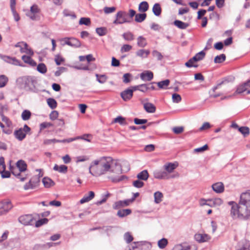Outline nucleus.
Segmentation results:
<instances>
[{"mask_svg":"<svg viewBox=\"0 0 250 250\" xmlns=\"http://www.w3.org/2000/svg\"><path fill=\"white\" fill-rule=\"evenodd\" d=\"M168 244V241L166 238H162L158 241V246L161 249H164Z\"/></svg>","mask_w":250,"mask_h":250,"instance_id":"a19ab883","label":"nucleus"},{"mask_svg":"<svg viewBox=\"0 0 250 250\" xmlns=\"http://www.w3.org/2000/svg\"><path fill=\"white\" fill-rule=\"evenodd\" d=\"M139 11L141 12H145L148 9V4L146 1L141 2L139 5Z\"/></svg>","mask_w":250,"mask_h":250,"instance_id":"2f4dec72","label":"nucleus"},{"mask_svg":"<svg viewBox=\"0 0 250 250\" xmlns=\"http://www.w3.org/2000/svg\"><path fill=\"white\" fill-rule=\"evenodd\" d=\"M96 76L97 77V81L101 83H103L105 82L107 80V77L104 75H99L98 74H96Z\"/></svg>","mask_w":250,"mask_h":250,"instance_id":"603ef678","label":"nucleus"},{"mask_svg":"<svg viewBox=\"0 0 250 250\" xmlns=\"http://www.w3.org/2000/svg\"><path fill=\"white\" fill-rule=\"evenodd\" d=\"M170 83V81L168 79L165 80L164 81H162L159 82L157 83L158 86L160 88L162 89H166L167 87L169 85Z\"/></svg>","mask_w":250,"mask_h":250,"instance_id":"7c9ffc66","label":"nucleus"},{"mask_svg":"<svg viewBox=\"0 0 250 250\" xmlns=\"http://www.w3.org/2000/svg\"><path fill=\"white\" fill-rule=\"evenodd\" d=\"M8 82V78L5 75L0 76V88L4 87Z\"/></svg>","mask_w":250,"mask_h":250,"instance_id":"49530a36","label":"nucleus"},{"mask_svg":"<svg viewBox=\"0 0 250 250\" xmlns=\"http://www.w3.org/2000/svg\"><path fill=\"white\" fill-rule=\"evenodd\" d=\"M149 54L150 51L145 49H139L136 52V56L142 59L147 58Z\"/></svg>","mask_w":250,"mask_h":250,"instance_id":"dca6fc26","label":"nucleus"},{"mask_svg":"<svg viewBox=\"0 0 250 250\" xmlns=\"http://www.w3.org/2000/svg\"><path fill=\"white\" fill-rule=\"evenodd\" d=\"M238 130L244 137L248 136L250 134V129L247 126H241L238 128Z\"/></svg>","mask_w":250,"mask_h":250,"instance_id":"58836bf2","label":"nucleus"},{"mask_svg":"<svg viewBox=\"0 0 250 250\" xmlns=\"http://www.w3.org/2000/svg\"><path fill=\"white\" fill-rule=\"evenodd\" d=\"M174 24L178 28L181 29H185L189 26L188 23L184 22L179 20H175L174 21Z\"/></svg>","mask_w":250,"mask_h":250,"instance_id":"393cba45","label":"nucleus"},{"mask_svg":"<svg viewBox=\"0 0 250 250\" xmlns=\"http://www.w3.org/2000/svg\"><path fill=\"white\" fill-rule=\"evenodd\" d=\"M40 176H42V175H40V174H39V176H35L30 179V183H31L32 186H34V188L39 185L40 181Z\"/></svg>","mask_w":250,"mask_h":250,"instance_id":"bb28decb","label":"nucleus"},{"mask_svg":"<svg viewBox=\"0 0 250 250\" xmlns=\"http://www.w3.org/2000/svg\"><path fill=\"white\" fill-rule=\"evenodd\" d=\"M212 189L216 193H220L224 190V186L222 182H217L212 185Z\"/></svg>","mask_w":250,"mask_h":250,"instance_id":"ddd939ff","label":"nucleus"},{"mask_svg":"<svg viewBox=\"0 0 250 250\" xmlns=\"http://www.w3.org/2000/svg\"><path fill=\"white\" fill-rule=\"evenodd\" d=\"M250 80L247 82L239 85L236 91V94H241L246 92L247 94H250Z\"/></svg>","mask_w":250,"mask_h":250,"instance_id":"9d476101","label":"nucleus"},{"mask_svg":"<svg viewBox=\"0 0 250 250\" xmlns=\"http://www.w3.org/2000/svg\"><path fill=\"white\" fill-rule=\"evenodd\" d=\"M16 166L20 172L25 171L27 169L26 163L22 160H19L16 163Z\"/></svg>","mask_w":250,"mask_h":250,"instance_id":"a211bd4d","label":"nucleus"},{"mask_svg":"<svg viewBox=\"0 0 250 250\" xmlns=\"http://www.w3.org/2000/svg\"><path fill=\"white\" fill-rule=\"evenodd\" d=\"M90 22V20L88 18H82L79 21V24L80 25L84 24L85 25H89Z\"/></svg>","mask_w":250,"mask_h":250,"instance_id":"09e8293b","label":"nucleus"},{"mask_svg":"<svg viewBox=\"0 0 250 250\" xmlns=\"http://www.w3.org/2000/svg\"><path fill=\"white\" fill-rule=\"evenodd\" d=\"M89 173L94 176H99L107 172L116 174L123 172L121 164L110 157H102L92 162L89 167Z\"/></svg>","mask_w":250,"mask_h":250,"instance_id":"f257e3e1","label":"nucleus"},{"mask_svg":"<svg viewBox=\"0 0 250 250\" xmlns=\"http://www.w3.org/2000/svg\"><path fill=\"white\" fill-rule=\"evenodd\" d=\"M42 182L44 186L46 188H49L55 185L54 182L48 177L43 178L42 179Z\"/></svg>","mask_w":250,"mask_h":250,"instance_id":"412c9836","label":"nucleus"},{"mask_svg":"<svg viewBox=\"0 0 250 250\" xmlns=\"http://www.w3.org/2000/svg\"><path fill=\"white\" fill-rule=\"evenodd\" d=\"M31 116V112L28 110H24L21 113V118L23 121L29 120Z\"/></svg>","mask_w":250,"mask_h":250,"instance_id":"4c0bfd02","label":"nucleus"},{"mask_svg":"<svg viewBox=\"0 0 250 250\" xmlns=\"http://www.w3.org/2000/svg\"><path fill=\"white\" fill-rule=\"evenodd\" d=\"M132 75L130 73H125L123 75V81L125 83H129L131 80Z\"/></svg>","mask_w":250,"mask_h":250,"instance_id":"8fccbe9b","label":"nucleus"},{"mask_svg":"<svg viewBox=\"0 0 250 250\" xmlns=\"http://www.w3.org/2000/svg\"><path fill=\"white\" fill-rule=\"evenodd\" d=\"M133 185L134 187L137 188H140L144 186V182L140 181L139 179L134 181L133 182Z\"/></svg>","mask_w":250,"mask_h":250,"instance_id":"e2e57ef3","label":"nucleus"},{"mask_svg":"<svg viewBox=\"0 0 250 250\" xmlns=\"http://www.w3.org/2000/svg\"><path fill=\"white\" fill-rule=\"evenodd\" d=\"M96 33L100 36H104L106 34V29L104 27H99L96 28Z\"/></svg>","mask_w":250,"mask_h":250,"instance_id":"13d9d810","label":"nucleus"},{"mask_svg":"<svg viewBox=\"0 0 250 250\" xmlns=\"http://www.w3.org/2000/svg\"><path fill=\"white\" fill-rule=\"evenodd\" d=\"M67 167L65 165H62L59 166L57 164H55L53 167L54 170L58 171L62 173H66L67 171Z\"/></svg>","mask_w":250,"mask_h":250,"instance_id":"4be33fe9","label":"nucleus"},{"mask_svg":"<svg viewBox=\"0 0 250 250\" xmlns=\"http://www.w3.org/2000/svg\"><path fill=\"white\" fill-rule=\"evenodd\" d=\"M14 134L15 138L20 141H22L26 137V134L24 132L22 128L15 130Z\"/></svg>","mask_w":250,"mask_h":250,"instance_id":"4468645a","label":"nucleus"},{"mask_svg":"<svg viewBox=\"0 0 250 250\" xmlns=\"http://www.w3.org/2000/svg\"><path fill=\"white\" fill-rule=\"evenodd\" d=\"M178 165L175 163H168L164 166V169L167 174L172 173L173 170L177 167Z\"/></svg>","mask_w":250,"mask_h":250,"instance_id":"f8f14e48","label":"nucleus"},{"mask_svg":"<svg viewBox=\"0 0 250 250\" xmlns=\"http://www.w3.org/2000/svg\"><path fill=\"white\" fill-rule=\"evenodd\" d=\"M132 47L131 45L129 44H124L122 46L121 48V52L122 53L126 52L129 51L131 50Z\"/></svg>","mask_w":250,"mask_h":250,"instance_id":"5fc2aeb1","label":"nucleus"},{"mask_svg":"<svg viewBox=\"0 0 250 250\" xmlns=\"http://www.w3.org/2000/svg\"><path fill=\"white\" fill-rule=\"evenodd\" d=\"M149 177V174L146 170H144L137 174V177L140 180H146Z\"/></svg>","mask_w":250,"mask_h":250,"instance_id":"b1692460","label":"nucleus"},{"mask_svg":"<svg viewBox=\"0 0 250 250\" xmlns=\"http://www.w3.org/2000/svg\"><path fill=\"white\" fill-rule=\"evenodd\" d=\"M196 241L199 243H203L208 241L210 239V237L207 234L197 233L194 235Z\"/></svg>","mask_w":250,"mask_h":250,"instance_id":"9b49d317","label":"nucleus"},{"mask_svg":"<svg viewBox=\"0 0 250 250\" xmlns=\"http://www.w3.org/2000/svg\"><path fill=\"white\" fill-rule=\"evenodd\" d=\"M146 17L145 13L137 14L135 15V21L137 22H141L144 21Z\"/></svg>","mask_w":250,"mask_h":250,"instance_id":"e433bc0d","label":"nucleus"},{"mask_svg":"<svg viewBox=\"0 0 250 250\" xmlns=\"http://www.w3.org/2000/svg\"><path fill=\"white\" fill-rule=\"evenodd\" d=\"M68 43V45L73 47H79L81 46L80 42L74 38H70V42Z\"/></svg>","mask_w":250,"mask_h":250,"instance_id":"cd10ccee","label":"nucleus"},{"mask_svg":"<svg viewBox=\"0 0 250 250\" xmlns=\"http://www.w3.org/2000/svg\"><path fill=\"white\" fill-rule=\"evenodd\" d=\"M194 62H195L192 60V58H191L185 63V65L188 67H197L198 65L195 64Z\"/></svg>","mask_w":250,"mask_h":250,"instance_id":"4d7b16f0","label":"nucleus"},{"mask_svg":"<svg viewBox=\"0 0 250 250\" xmlns=\"http://www.w3.org/2000/svg\"><path fill=\"white\" fill-rule=\"evenodd\" d=\"M18 220L20 223L25 225H33L35 220L31 214H26L19 217Z\"/></svg>","mask_w":250,"mask_h":250,"instance_id":"0eeeda50","label":"nucleus"},{"mask_svg":"<svg viewBox=\"0 0 250 250\" xmlns=\"http://www.w3.org/2000/svg\"><path fill=\"white\" fill-rule=\"evenodd\" d=\"M116 18L113 21L115 24H121L126 22H129V21L126 19L127 13L124 11H119L116 14Z\"/></svg>","mask_w":250,"mask_h":250,"instance_id":"423d86ee","label":"nucleus"},{"mask_svg":"<svg viewBox=\"0 0 250 250\" xmlns=\"http://www.w3.org/2000/svg\"><path fill=\"white\" fill-rule=\"evenodd\" d=\"M211 125L208 122H205L203 125L199 128V131H202L210 128Z\"/></svg>","mask_w":250,"mask_h":250,"instance_id":"bf43d9fd","label":"nucleus"},{"mask_svg":"<svg viewBox=\"0 0 250 250\" xmlns=\"http://www.w3.org/2000/svg\"><path fill=\"white\" fill-rule=\"evenodd\" d=\"M127 179V177L125 175H122L119 177H113L111 178V180L113 182L117 183L124 180V179Z\"/></svg>","mask_w":250,"mask_h":250,"instance_id":"052dcab7","label":"nucleus"},{"mask_svg":"<svg viewBox=\"0 0 250 250\" xmlns=\"http://www.w3.org/2000/svg\"><path fill=\"white\" fill-rule=\"evenodd\" d=\"M37 70L40 73L44 74L46 72L47 69L44 64L40 63L37 66Z\"/></svg>","mask_w":250,"mask_h":250,"instance_id":"3c124183","label":"nucleus"},{"mask_svg":"<svg viewBox=\"0 0 250 250\" xmlns=\"http://www.w3.org/2000/svg\"><path fill=\"white\" fill-rule=\"evenodd\" d=\"M141 103L144 105V108L146 111L148 113H154L156 111V107L154 105L151 103L147 102L148 99H145L144 100L141 99Z\"/></svg>","mask_w":250,"mask_h":250,"instance_id":"1a4fd4ad","label":"nucleus"},{"mask_svg":"<svg viewBox=\"0 0 250 250\" xmlns=\"http://www.w3.org/2000/svg\"><path fill=\"white\" fill-rule=\"evenodd\" d=\"M10 169L12 173L19 178L21 181H24L25 180V178H21V172L17 171V169L14 168L13 167L10 166Z\"/></svg>","mask_w":250,"mask_h":250,"instance_id":"a878e982","label":"nucleus"},{"mask_svg":"<svg viewBox=\"0 0 250 250\" xmlns=\"http://www.w3.org/2000/svg\"><path fill=\"white\" fill-rule=\"evenodd\" d=\"M124 208L122 200H119L115 202L112 205V208L114 209L117 210L121 209V208Z\"/></svg>","mask_w":250,"mask_h":250,"instance_id":"79ce46f5","label":"nucleus"},{"mask_svg":"<svg viewBox=\"0 0 250 250\" xmlns=\"http://www.w3.org/2000/svg\"><path fill=\"white\" fill-rule=\"evenodd\" d=\"M153 77V73L149 71H146L140 74V78L143 81H151Z\"/></svg>","mask_w":250,"mask_h":250,"instance_id":"2eb2a0df","label":"nucleus"},{"mask_svg":"<svg viewBox=\"0 0 250 250\" xmlns=\"http://www.w3.org/2000/svg\"><path fill=\"white\" fill-rule=\"evenodd\" d=\"M22 60L26 63L29 64L31 66H35L36 65V62L33 61L30 57L23 55L22 56Z\"/></svg>","mask_w":250,"mask_h":250,"instance_id":"c85d7f7f","label":"nucleus"},{"mask_svg":"<svg viewBox=\"0 0 250 250\" xmlns=\"http://www.w3.org/2000/svg\"><path fill=\"white\" fill-rule=\"evenodd\" d=\"M137 44L140 47H145L147 45V41L146 38L140 36L137 38Z\"/></svg>","mask_w":250,"mask_h":250,"instance_id":"aec40b11","label":"nucleus"},{"mask_svg":"<svg viewBox=\"0 0 250 250\" xmlns=\"http://www.w3.org/2000/svg\"><path fill=\"white\" fill-rule=\"evenodd\" d=\"M231 206L230 216L233 219L250 218V190L242 193L238 204L234 201L228 203Z\"/></svg>","mask_w":250,"mask_h":250,"instance_id":"f03ea898","label":"nucleus"},{"mask_svg":"<svg viewBox=\"0 0 250 250\" xmlns=\"http://www.w3.org/2000/svg\"><path fill=\"white\" fill-rule=\"evenodd\" d=\"M155 87L153 83L141 84L130 86L122 92L121 94H132L133 92L139 91L143 93L150 92Z\"/></svg>","mask_w":250,"mask_h":250,"instance_id":"7ed1b4c3","label":"nucleus"},{"mask_svg":"<svg viewBox=\"0 0 250 250\" xmlns=\"http://www.w3.org/2000/svg\"><path fill=\"white\" fill-rule=\"evenodd\" d=\"M152 11L155 15L158 16L161 13V8L159 3H155L153 7Z\"/></svg>","mask_w":250,"mask_h":250,"instance_id":"f704fd0d","label":"nucleus"},{"mask_svg":"<svg viewBox=\"0 0 250 250\" xmlns=\"http://www.w3.org/2000/svg\"><path fill=\"white\" fill-rule=\"evenodd\" d=\"M208 145L206 144L202 147L194 149V152H197V153L203 152L208 150Z\"/></svg>","mask_w":250,"mask_h":250,"instance_id":"6e6d98bb","label":"nucleus"},{"mask_svg":"<svg viewBox=\"0 0 250 250\" xmlns=\"http://www.w3.org/2000/svg\"><path fill=\"white\" fill-rule=\"evenodd\" d=\"M48 222V219L47 218H43L39 219V220L36 221L35 223V227L36 228H39L43 225L46 224Z\"/></svg>","mask_w":250,"mask_h":250,"instance_id":"37998d69","label":"nucleus"},{"mask_svg":"<svg viewBox=\"0 0 250 250\" xmlns=\"http://www.w3.org/2000/svg\"><path fill=\"white\" fill-rule=\"evenodd\" d=\"M220 96H221L220 97V99L221 100L228 99L231 97L230 95L229 96H224V95H210L209 97V99L210 100V102H213L215 99H217Z\"/></svg>","mask_w":250,"mask_h":250,"instance_id":"ea45409f","label":"nucleus"},{"mask_svg":"<svg viewBox=\"0 0 250 250\" xmlns=\"http://www.w3.org/2000/svg\"><path fill=\"white\" fill-rule=\"evenodd\" d=\"M153 175L156 179H169L170 178L178 177L179 176L178 173L173 175H169L167 174L165 170L158 169L154 171Z\"/></svg>","mask_w":250,"mask_h":250,"instance_id":"20e7f679","label":"nucleus"},{"mask_svg":"<svg viewBox=\"0 0 250 250\" xmlns=\"http://www.w3.org/2000/svg\"><path fill=\"white\" fill-rule=\"evenodd\" d=\"M172 130L174 133L179 134L182 133L184 131V127L183 126H176L172 128Z\"/></svg>","mask_w":250,"mask_h":250,"instance_id":"680f3d73","label":"nucleus"},{"mask_svg":"<svg viewBox=\"0 0 250 250\" xmlns=\"http://www.w3.org/2000/svg\"><path fill=\"white\" fill-rule=\"evenodd\" d=\"M152 55L153 57L157 58V59L160 61L163 58L162 54L157 50H154L152 52Z\"/></svg>","mask_w":250,"mask_h":250,"instance_id":"69168bd1","label":"nucleus"},{"mask_svg":"<svg viewBox=\"0 0 250 250\" xmlns=\"http://www.w3.org/2000/svg\"><path fill=\"white\" fill-rule=\"evenodd\" d=\"M125 240L127 243H129L133 240V236L129 232H125L124 235Z\"/></svg>","mask_w":250,"mask_h":250,"instance_id":"de8ad7c7","label":"nucleus"},{"mask_svg":"<svg viewBox=\"0 0 250 250\" xmlns=\"http://www.w3.org/2000/svg\"><path fill=\"white\" fill-rule=\"evenodd\" d=\"M123 38L127 41H131L134 39L133 34L130 32L124 33L122 35Z\"/></svg>","mask_w":250,"mask_h":250,"instance_id":"72a5a7b5","label":"nucleus"},{"mask_svg":"<svg viewBox=\"0 0 250 250\" xmlns=\"http://www.w3.org/2000/svg\"><path fill=\"white\" fill-rule=\"evenodd\" d=\"M15 46L16 47H19L21 53H25L29 55L32 56L34 53L32 49L28 47L27 44L23 42H19Z\"/></svg>","mask_w":250,"mask_h":250,"instance_id":"6e6552de","label":"nucleus"},{"mask_svg":"<svg viewBox=\"0 0 250 250\" xmlns=\"http://www.w3.org/2000/svg\"><path fill=\"white\" fill-rule=\"evenodd\" d=\"M58 112L56 110H54L51 112L49 115L50 119L52 120H56L58 117Z\"/></svg>","mask_w":250,"mask_h":250,"instance_id":"338daca9","label":"nucleus"},{"mask_svg":"<svg viewBox=\"0 0 250 250\" xmlns=\"http://www.w3.org/2000/svg\"><path fill=\"white\" fill-rule=\"evenodd\" d=\"M225 60L226 56L225 54H222L216 56L214 59V62L215 63H221L225 61Z\"/></svg>","mask_w":250,"mask_h":250,"instance_id":"c03bdc74","label":"nucleus"},{"mask_svg":"<svg viewBox=\"0 0 250 250\" xmlns=\"http://www.w3.org/2000/svg\"><path fill=\"white\" fill-rule=\"evenodd\" d=\"M134 122L136 125H143L146 124L147 122V120L146 119H140L136 118L134 119Z\"/></svg>","mask_w":250,"mask_h":250,"instance_id":"0e129e2a","label":"nucleus"},{"mask_svg":"<svg viewBox=\"0 0 250 250\" xmlns=\"http://www.w3.org/2000/svg\"><path fill=\"white\" fill-rule=\"evenodd\" d=\"M113 122L118 123L120 125H126L127 124V123L125 121V118L121 116H118L117 117L115 118Z\"/></svg>","mask_w":250,"mask_h":250,"instance_id":"473e14b6","label":"nucleus"},{"mask_svg":"<svg viewBox=\"0 0 250 250\" xmlns=\"http://www.w3.org/2000/svg\"><path fill=\"white\" fill-rule=\"evenodd\" d=\"M205 56V53L203 51H201L200 52L197 53L193 57H192V60L194 61V62H198L204 59Z\"/></svg>","mask_w":250,"mask_h":250,"instance_id":"c756f323","label":"nucleus"},{"mask_svg":"<svg viewBox=\"0 0 250 250\" xmlns=\"http://www.w3.org/2000/svg\"><path fill=\"white\" fill-rule=\"evenodd\" d=\"M95 196V193L93 191L88 192V195L85 194L83 197L81 199L80 202L81 204H83L88 202L92 200Z\"/></svg>","mask_w":250,"mask_h":250,"instance_id":"f3484780","label":"nucleus"},{"mask_svg":"<svg viewBox=\"0 0 250 250\" xmlns=\"http://www.w3.org/2000/svg\"><path fill=\"white\" fill-rule=\"evenodd\" d=\"M26 15L32 20H37L39 19V16L35 13L29 12L26 14Z\"/></svg>","mask_w":250,"mask_h":250,"instance_id":"774afa93","label":"nucleus"},{"mask_svg":"<svg viewBox=\"0 0 250 250\" xmlns=\"http://www.w3.org/2000/svg\"><path fill=\"white\" fill-rule=\"evenodd\" d=\"M91 137H92V135L90 134H85L83 135V136H77L76 137H77V140H79V139H82V140H85L88 142H90L91 140L88 139V138Z\"/></svg>","mask_w":250,"mask_h":250,"instance_id":"864d4df0","label":"nucleus"},{"mask_svg":"<svg viewBox=\"0 0 250 250\" xmlns=\"http://www.w3.org/2000/svg\"><path fill=\"white\" fill-rule=\"evenodd\" d=\"M47 104L51 109H54L57 107V102L53 98H48L47 100Z\"/></svg>","mask_w":250,"mask_h":250,"instance_id":"a18cd8bd","label":"nucleus"},{"mask_svg":"<svg viewBox=\"0 0 250 250\" xmlns=\"http://www.w3.org/2000/svg\"><path fill=\"white\" fill-rule=\"evenodd\" d=\"M192 246L186 244H178L175 245L173 250H190Z\"/></svg>","mask_w":250,"mask_h":250,"instance_id":"5701e85b","label":"nucleus"},{"mask_svg":"<svg viewBox=\"0 0 250 250\" xmlns=\"http://www.w3.org/2000/svg\"><path fill=\"white\" fill-rule=\"evenodd\" d=\"M13 208V205L10 200H4L0 202V215L5 214Z\"/></svg>","mask_w":250,"mask_h":250,"instance_id":"39448f33","label":"nucleus"},{"mask_svg":"<svg viewBox=\"0 0 250 250\" xmlns=\"http://www.w3.org/2000/svg\"><path fill=\"white\" fill-rule=\"evenodd\" d=\"M131 212V210L128 208L119 209L117 213V215L120 218H124L130 214Z\"/></svg>","mask_w":250,"mask_h":250,"instance_id":"6ab92c4d","label":"nucleus"},{"mask_svg":"<svg viewBox=\"0 0 250 250\" xmlns=\"http://www.w3.org/2000/svg\"><path fill=\"white\" fill-rule=\"evenodd\" d=\"M154 201L156 204H159L162 201L163 197V194L160 191H157L154 193Z\"/></svg>","mask_w":250,"mask_h":250,"instance_id":"c9c22d12","label":"nucleus"}]
</instances>
